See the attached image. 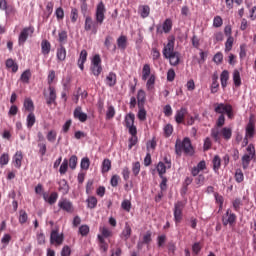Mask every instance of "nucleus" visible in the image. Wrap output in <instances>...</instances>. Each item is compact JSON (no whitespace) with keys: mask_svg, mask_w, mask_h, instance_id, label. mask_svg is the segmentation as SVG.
<instances>
[{"mask_svg":"<svg viewBox=\"0 0 256 256\" xmlns=\"http://www.w3.org/2000/svg\"><path fill=\"white\" fill-rule=\"evenodd\" d=\"M69 169V160L64 159L62 164L60 165L59 173L60 175H65Z\"/></svg>","mask_w":256,"mask_h":256,"instance_id":"obj_51","label":"nucleus"},{"mask_svg":"<svg viewBox=\"0 0 256 256\" xmlns=\"http://www.w3.org/2000/svg\"><path fill=\"white\" fill-rule=\"evenodd\" d=\"M99 248L101 253H107L109 251V244L105 241V238L98 234Z\"/></svg>","mask_w":256,"mask_h":256,"instance_id":"obj_28","label":"nucleus"},{"mask_svg":"<svg viewBox=\"0 0 256 256\" xmlns=\"http://www.w3.org/2000/svg\"><path fill=\"white\" fill-rule=\"evenodd\" d=\"M100 233L102 234L101 237H103V239H107V237H111V235H113V232H111L109 228L105 226L100 227Z\"/></svg>","mask_w":256,"mask_h":256,"instance_id":"obj_54","label":"nucleus"},{"mask_svg":"<svg viewBox=\"0 0 256 256\" xmlns=\"http://www.w3.org/2000/svg\"><path fill=\"white\" fill-rule=\"evenodd\" d=\"M77 163H78V158L76 155H72L68 161V165L70 169L75 170L77 169Z\"/></svg>","mask_w":256,"mask_h":256,"instance_id":"obj_52","label":"nucleus"},{"mask_svg":"<svg viewBox=\"0 0 256 256\" xmlns=\"http://www.w3.org/2000/svg\"><path fill=\"white\" fill-rule=\"evenodd\" d=\"M87 55H88L87 50H82L80 52V56H79L77 65H78L79 69H81V71H83L85 69V63L87 61Z\"/></svg>","mask_w":256,"mask_h":256,"instance_id":"obj_19","label":"nucleus"},{"mask_svg":"<svg viewBox=\"0 0 256 256\" xmlns=\"http://www.w3.org/2000/svg\"><path fill=\"white\" fill-rule=\"evenodd\" d=\"M70 19L71 23H77V19H79V9L71 7Z\"/></svg>","mask_w":256,"mask_h":256,"instance_id":"obj_45","label":"nucleus"},{"mask_svg":"<svg viewBox=\"0 0 256 256\" xmlns=\"http://www.w3.org/2000/svg\"><path fill=\"white\" fill-rule=\"evenodd\" d=\"M245 176L243 175V171L241 169H237L235 172V181L237 183H243Z\"/></svg>","mask_w":256,"mask_h":256,"instance_id":"obj_55","label":"nucleus"},{"mask_svg":"<svg viewBox=\"0 0 256 256\" xmlns=\"http://www.w3.org/2000/svg\"><path fill=\"white\" fill-rule=\"evenodd\" d=\"M30 79H31V70L27 69L21 74L20 81H22V83H29Z\"/></svg>","mask_w":256,"mask_h":256,"instance_id":"obj_47","label":"nucleus"},{"mask_svg":"<svg viewBox=\"0 0 256 256\" xmlns=\"http://www.w3.org/2000/svg\"><path fill=\"white\" fill-rule=\"evenodd\" d=\"M175 52V40H168L167 45L164 46L162 51L165 59H167L168 56L173 55Z\"/></svg>","mask_w":256,"mask_h":256,"instance_id":"obj_14","label":"nucleus"},{"mask_svg":"<svg viewBox=\"0 0 256 256\" xmlns=\"http://www.w3.org/2000/svg\"><path fill=\"white\" fill-rule=\"evenodd\" d=\"M138 13L140 17H142V19H147V17H149V15L151 14V8L149 7V5H141L138 8Z\"/></svg>","mask_w":256,"mask_h":256,"instance_id":"obj_23","label":"nucleus"},{"mask_svg":"<svg viewBox=\"0 0 256 256\" xmlns=\"http://www.w3.org/2000/svg\"><path fill=\"white\" fill-rule=\"evenodd\" d=\"M58 185H59V191L63 195H67V193H69V184L67 183V180L65 179L60 180Z\"/></svg>","mask_w":256,"mask_h":256,"instance_id":"obj_34","label":"nucleus"},{"mask_svg":"<svg viewBox=\"0 0 256 256\" xmlns=\"http://www.w3.org/2000/svg\"><path fill=\"white\" fill-rule=\"evenodd\" d=\"M223 26V18L221 16H215L213 19V27L219 28Z\"/></svg>","mask_w":256,"mask_h":256,"instance_id":"obj_62","label":"nucleus"},{"mask_svg":"<svg viewBox=\"0 0 256 256\" xmlns=\"http://www.w3.org/2000/svg\"><path fill=\"white\" fill-rule=\"evenodd\" d=\"M63 240V234H59V230H52L50 234L51 245H56V247H59V245H63Z\"/></svg>","mask_w":256,"mask_h":256,"instance_id":"obj_9","label":"nucleus"},{"mask_svg":"<svg viewBox=\"0 0 256 256\" xmlns=\"http://www.w3.org/2000/svg\"><path fill=\"white\" fill-rule=\"evenodd\" d=\"M129 134L131 135V137L129 138V145H128V149H133V147H135V145H137L138 143V138H137V130L135 129H131Z\"/></svg>","mask_w":256,"mask_h":256,"instance_id":"obj_20","label":"nucleus"},{"mask_svg":"<svg viewBox=\"0 0 256 256\" xmlns=\"http://www.w3.org/2000/svg\"><path fill=\"white\" fill-rule=\"evenodd\" d=\"M55 15H56L57 21H63V19H65V11L61 7H58L56 9Z\"/></svg>","mask_w":256,"mask_h":256,"instance_id":"obj_56","label":"nucleus"},{"mask_svg":"<svg viewBox=\"0 0 256 256\" xmlns=\"http://www.w3.org/2000/svg\"><path fill=\"white\" fill-rule=\"evenodd\" d=\"M155 81H157V76H155V74H151L146 82L147 91H153V89H155Z\"/></svg>","mask_w":256,"mask_h":256,"instance_id":"obj_32","label":"nucleus"},{"mask_svg":"<svg viewBox=\"0 0 256 256\" xmlns=\"http://www.w3.org/2000/svg\"><path fill=\"white\" fill-rule=\"evenodd\" d=\"M91 71L95 77H99L103 71L101 66V56L99 54L94 55L91 62Z\"/></svg>","mask_w":256,"mask_h":256,"instance_id":"obj_7","label":"nucleus"},{"mask_svg":"<svg viewBox=\"0 0 256 256\" xmlns=\"http://www.w3.org/2000/svg\"><path fill=\"white\" fill-rule=\"evenodd\" d=\"M74 118L78 119L81 123H85V121H87V114H85L82 111L81 106H78V107L75 108Z\"/></svg>","mask_w":256,"mask_h":256,"instance_id":"obj_17","label":"nucleus"},{"mask_svg":"<svg viewBox=\"0 0 256 256\" xmlns=\"http://www.w3.org/2000/svg\"><path fill=\"white\" fill-rule=\"evenodd\" d=\"M56 57L59 61H65L67 59V49L63 44H60L56 51Z\"/></svg>","mask_w":256,"mask_h":256,"instance_id":"obj_18","label":"nucleus"},{"mask_svg":"<svg viewBox=\"0 0 256 256\" xmlns=\"http://www.w3.org/2000/svg\"><path fill=\"white\" fill-rule=\"evenodd\" d=\"M117 45H118V48L121 49V51H125L127 49V36L121 35L117 39Z\"/></svg>","mask_w":256,"mask_h":256,"instance_id":"obj_36","label":"nucleus"},{"mask_svg":"<svg viewBox=\"0 0 256 256\" xmlns=\"http://www.w3.org/2000/svg\"><path fill=\"white\" fill-rule=\"evenodd\" d=\"M9 164V154L8 153H3L0 156V165L1 167H5V165Z\"/></svg>","mask_w":256,"mask_h":256,"instance_id":"obj_60","label":"nucleus"},{"mask_svg":"<svg viewBox=\"0 0 256 256\" xmlns=\"http://www.w3.org/2000/svg\"><path fill=\"white\" fill-rule=\"evenodd\" d=\"M23 161V152L17 151L13 157L14 167L21 169V163Z\"/></svg>","mask_w":256,"mask_h":256,"instance_id":"obj_25","label":"nucleus"},{"mask_svg":"<svg viewBox=\"0 0 256 256\" xmlns=\"http://www.w3.org/2000/svg\"><path fill=\"white\" fill-rule=\"evenodd\" d=\"M46 139L49 143H55L57 141V131L50 130L46 135Z\"/></svg>","mask_w":256,"mask_h":256,"instance_id":"obj_50","label":"nucleus"},{"mask_svg":"<svg viewBox=\"0 0 256 256\" xmlns=\"http://www.w3.org/2000/svg\"><path fill=\"white\" fill-rule=\"evenodd\" d=\"M213 171L215 173H219V169H221V157L219 155H215L212 159Z\"/></svg>","mask_w":256,"mask_h":256,"instance_id":"obj_35","label":"nucleus"},{"mask_svg":"<svg viewBox=\"0 0 256 256\" xmlns=\"http://www.w3.org/2000/svg\"><path fill=\"white\" fill-rule=\"evenodd\" d=\"M28 219H29V216L27 215V212L25 210H20V212H19V223L21 225H24V223H27Z\"/></svg>","mask_w":256,"mask_h":256,"instance_id":"obj_53","label":"nucleus"},{"mask_svg":"<svg viewBox=\"0 0 256 256\" xmlns=\"http://www.w3.org/2000/svg\"><path fill=\"white\" fill-rule=\"evenodd\" d=\"M151 241H153V239L151 238V232L148 231L146 232V234L143 236V240L142 242L138 243V249H141V245H149V243H151Z\"/></svg>","mask_w":256,"mask_h":256,"instance_id":"obj_39","label":"nucleus"},{"mask_svg":"<svg viewBox=\"0 0 256 256\" xmlns=\"http://www.w3.org/2000/svg\"><path fill=\"white\" fill-rule=\"evenodd\" d=\"M163 130L165 137H171V135H173V125L167 124L166 126H164Z\"/></svg>","mask_w":256,"mask_h":256,"instance_id":"obj_61","label":"nucleus"},{"mask_svg":"<svg viewBox=\"0 0 256 256\" xmlns=\"http://www.w3.org/2000/svg\"><path fill=\"white\" fill-rule=\"evenodd\" d=\"M68 35H67V31L66 30H61L58 33V41L60 43V45H65V43H67V39H68Z\"/></svg>","mask_w":256,"mask_h":256,"instance_id":"obj_42","label":"nucleus"},{"mask_svg":"<svg viewBox=\"0 0 256 256\" xmlns=\"http://www.w3.org/2000/svg\"><path fill=\"white\" fill-rule=\"evenodd\" d=\"M230 106L231 104L219 103V104H216L214 111L215 113H218L220 115H225V113L227 112Z\"/></svg>","mask_w":256,"mask_h":256,"instance_id":"obj_27","label":"nucleus"},{"mask_svg":"<svg viewBox=\"0 0 256 256\" xmlns=\"http://www.w3.org/2000/svg\"><path fill=\"white\" fill-rule=\"evenodd\" d=\"M41 53L42 55H49L51 53V42L49 40H42Z\"/></svg>","mask_w":256,"mask_h":256,"instance_id":"obj_29","label":"nucleus"},{"mask_svg":"<svg viewBox=\"0 0 256 256\" xmlns=\"http://www.w3.org/2000/svg\"><path fill=\"white\" fill-rule=\"evenodd\" d=\"M220 81H221L222 89H226L227 81H229V71H227V70L222 71V73L220 75Z\"/></svg>","mask_w":256,"mask_h":256,"instance_id":"obj_37","label":"nucleus"},{"mask_svg":"<svg viewBox=\"0 0 256 256\" xmlns=\"http://www.w3.org/2000/svg\"><path fill=\"white\" fill-rule=\"evenodd\" d=\"M26 121L28 129H31L33 125H35V121H37V119L35 118V114L33 112H30L26 118Z\"/></svg>","mask_w":256,"mask_h":256,"instance_id":"obj_46","label":"nucleus"},{"mask_svg":"<svg viewBox=\"0 0 256 256\" xmlns=\"http://www.w3.org/2000/svg\"><path fill=\"white\" fill-rule=\"evenodd\" d=\"M237 221V215L234 213H231V211L228 209L226 211V214L222 218V223L224 227H227L228 225H233Z\"/></svg>","mask_w":256,"mask_h":256,"instance_id":"obj_11","label":"nucleus"},{"mask_svg":"<svg viewBox=\"0 0 256 256\" xmlns=\"http://www.w3.org/2000/svg\"><path fill=\"white\" fill-rule=\"evenodd\" d=\"M211 137L215 143H221V137H223L225 141H229V139L233 137V130L227 127L222 128L220 131L219 128H212Z\"/></svg>","mask_w":256,"mask_h":256,"instance_id":"obj_3","label":"nucleus"},{"mask_svg":"<svg viewBox=\"0 0 256 256\" xmlns=\"http://www.w3.org/2000/svg\"><path fill=\"white\" fill-rule=\"evenodd\" d=\"M43 199L46 203H49V205H55L57 199H59V194H57V192H52L49 196V194L43 193Z\"/></svg>","mask_w":256,"mask_h":256,"instance_id":"obj_15","label":"nucleus"},{"mask_svg":"<svg viewBox=\"0 0 256 256\" xmlns=\"http://www.w3.org/2000/svg\"><path fill=\"white\" fill-rule=\"evenodd\" d=\"M187 115V108H180L179 110L176 111L175 114V121L178 125H185V116Z\"/></svg>","mask_w":256,"mask_h":256,"instance_id":"obj_12","label":"nucleus"},{"mask_svg":"<svg viewBox=\"0 0 256 256\" xmlns=\"http://www.w3.org/2000/svg\"><path fill=\"white\" fill-rule=\"evenodd\" d=\"M106 85L108 87H115L117 85V74L110 72L106 77Z\"/></svg>","mask_w":256,"mask_h":256,"instance_id":"obj_26","label":"nucleus"},{"mask_svg":"<svg viewBox=\"0 0 256 256\" xmlns=\"http://www.w3.org/2000/svg\"><path fill=\"white\" fill-rule=\"evenodd\" d=\"M34 33H35V27L33 26L24 27L18 36V44L25 45L29 37H33Z\"/></svg>","mask_w":256,"mask_h":256,"instance_id":"obj_5","label":"nucleus"},{"mask_svg":"<svg viewBox=\"0 0 256 256\" xmlns=\"http://www.w3.org/2000/svg\"><path fill=\"white\" fill-rule=\"evenodd\" d=\"M121 207L124 211H127V213H129V211H131V201L129 200H124L121 203Z\"/></svg>","mask_w":256,"mask_h":256,"instance_id":"obj_64","label":"nucleus"},{"mask_svg":"<svg viewBox=\"0 0 256 256\" xmlns=\"http://www.w3.org/2000/svg\"><path fill=\"white\" fill-rule=\"evenodd\" d=\"M6 69H11L12 73H17V71H19V65L15 60L9 58L6 60Z\"/></svg>","mask_w":256,"mask_h":256,"instance_id":"obj_30","label":"nucleus"},{"mask_svg":"<svg viewBox=\"0 0 256 256\" xmlns=\"http://www.w3.org/2000/svg\"><path fill=\"white\" fill-rule=\"evenodd\" d=\"M89 165H91V161L89 160V158L87 157L82 158L80 163L81 169H84V171H87V169H89Z\"/></svg>","mask_w":256,"mask_h":256,"instance_id":"obj_59","label":"nucleus"},{"mask_svg":"<svg viewBox=\"0 0 256 256\" xmlns=\"http://www.w3.org/2000/svg\"><path fill=\"white\" fill-rule=\"evenodd\" d=\"M151 77V65L144 64L142 68V81H147Z\"/></svg>","mask_w":256,"mask_h":256,"instance_id":"obj_33","label":"nucleus"},{"mask_svg":"<svg viewBox=\"0 0 256 256\" xmlns=\"http://www.w3.org/2000/svg\"><path fill=\"white\" fill-rule=\"evenodd\" d=\"M141 172V163L140 162H134L132 164V173L135 177H137V175H139V173Z\"/></svg>","mask_w":256,"mask_h":256,"instance_id":"obj_57","label":"nucleus"},{"mask_svg":"<svg viewBox=\"0 0 256 256\" xmlns=\"http://www.w3.org/2000/svg\"><path fill=\"white\" fill-rule=\"evenodd\" d=\"M48 91H49V96L46 100V103H47V105H53V103H55V101H57V91L55 90V88L53 86H49Z\"/></svg>","mask_w":256,"mask_h":256,"instance_id":"obj_16","label":"nucleus"},{"mask_svg":"<svg viewBox=\"0 0 256 256\" xmlns=\"http://www.w3.org/2000/svg\"><path fill=\"white\" fill-rule=\"evenodd\" d=\"M131 226L129 225V223L125 224V227L122 231V239H124L125 241H127V239H129V237H131Z\"/></svg>","mask_w":256,"mask_h":256,"instance_id":"obj_41","label":"nucleus"},{"mask_svg":"<svg viewBox=\"0 0 256 256\" xmlns=\"http://www.w3.org/2000/svg\"><path fill=\"white\" fill-rule=\"evenodd\" d=\"M115 117V107L112 105L108 106L107 111H106V119H113Z\"/></svg>","mask_w":256,"mask_h":256,"instance_id":"obj_58","label":"nucleus"},{"mask_svg":"<svg viewBox=\"0 0 256 256\" xmlns=\"http://www.w3.org/2000/svg\"><path fill=\"white\" fill-rule=\"evenodd\" d=\"M23 107L25 111H28V113H33V111H35V104L31 98H26L24 100Z\"/></svg>","mask_w":256,"mask_h":256,"instance_id":"obj_31","label":"nucleus"},{"mask_svg":"<svg viewBox=\"0 0 256 256\" xmlns=\"http://www.w3.org/2000/svg\"><path fill=\"white\" fill-rule=\"evenodd\" d=\"M79 233L82 237H87L89 235V227L87 225L80 226Z\"/></svg>","mask_w":256,"mask_h":256,"instance_id":"obj_63","label":"nucleus"},{"mask_svg":"<svg viewBox=\"0 0 256 256\" xmlns=\"http://www.w3.org/2000/svg\"><path fill=\"white\" fill-rule=\"evenodd\" d=\"M166 59H169L170 65H173V67H177L179 65V61L181 59V54L179 52H174L170 54Z\"/></svg>","mask_w":256,"mask_h":256,"instance_id":"obj_21","label":"nucleus"},{"mask_svg":"<svg viewBox=\"0 0 256 256\" xmlns=\"http://www.w3.org/2000/svg\"><path fill=\"white\" fill-rule=\"evenodd\" d=\"M175 153L179 157H181L182 153H185V155H188L189 157H193V155H195V148L191 143V138L185 137L183 141L176 140Z\"/></svg>","mask_w":256,"mask_h":256,"instance_id":"obj_2","label":"nucleus"},{"mask_svg":"<svg viewBox=\"0 0 256 256\" xmlns=\"http://www.w3.org/2000/svg\"><path fill=\"white\" fill-rule=\"evenodd\" d=\"M233 43H235V38L232 37H228L226 42H225V53H229V51H231V49H233Z\"/></svg>","mask_w":256,"mask_h":256,"instance_id":"obj_48","label":"nucleus"},{"mask_svg":"<svg viewBox=\"0 0 256 256\" xmlns=\"http://www.w3.org/2000/svg\"><path fill=\"white\" fill-rule=\"evenodd\" d=\"M173 29V20L171 18H167L163 24H159L156 26V33L158 35H163V33H171V30Z\"/></svg>","mask_w":256,"mask_h":256,"instance_id":"obj_8","label":"nucleus"},{"mask_svg":"<svg viewBox=\"0 0 256 256\" xmlns=\"http://www.w3.org/2000/svg\"><path fill=\"white\" fill-rule=\"evenodd\" d=\"M125 126L127 127L128 131L131 132V129L137 131V126H135V114L129 113L125 116Z\"/></svg>","mask_w":256,"mask_h":256,"instance_id":"obj_13","label":"nucleus"},{"mask_svg":"<svg viewBox=\"0 0 256 256\" xmlns=\"http://www.w3.org/2000/svg\"><path fill=\"white\" fill-rule=\"evenodd\" d=\"M233 82L235 87H241V73L239 72V70H234Z\"/></svg>","mask_w":256,"mask_h":256,"instance_id":"obj_43","label":"nucleus"},{"mask_svg":"<svg viewBox=\"0 0 256 256\" xmlns=\"http://www.w3.org/2000/svg\"><path fill=\"white\" fill-rule=\"evenodd\" d=\"M109 171H111V160L106 158L102 162V173H109Z\"/></svg>","mask_w":256,"mask_h":256,"instance_id":"obj_49","label":"nucleus"},{"mask_svg":"<svg viewBox=\"0 0 256 256\" xmlns=\"http://www.w3.org/2000/svg\"><path fill=\"white\" fill-rule=\"evenodd\" d=\"M245 137H249V139H252V137H255V123H253V120H250L246 126Z\"/></svg>","mask_w":256,"mask_h":256,"instance_id":"obj_24","label":"nucleus"},{"mask_svg":"<svg viewBox=\"0 0 256 256\" xmlns=\"http://www.w3.org/2000/svg\"><path fill=\"white\" fill-rule=\"evenodd\" d=\"M105 13H107V8H105V3L101 1L96 6L95 20H93L91 16L85 17L84 31L91 33V35H97L99 27H101L105 21Z\"/></svg>","mask_w":256,"mask_h":256,"instance_id":"obj_1","label":"nucleus"},{"mask_svg":"<svg viewBox=\"0 0 256 256\" xmlns=\"http://www.w3.org/2000/svg\"><path fill=\"white\" fill-rule=\"evenodd\" d=\"M59 209H62V211H65L66 213H73V202L68 200L67 198H63L59 200L58 202Z\"/></svg>","mask_w":256,"mask_h":256,"instance_id":"obj_10","label":"nucleus"},{"mask_svg":"<svg viewBox=\"0 0 256 256\" xmlns=\"http://www.w3.org/2000/svg\"><path fill=\"white\" fill-rule=\"evenodd\" d=\"M183 209H185V203L183 201H178L174 204V221L176 225H179L183 221Z\"/></svg>","mask_w":256,"mask_h":256,"instance_id":"obj_6","label":"nucleus"},{"mask_svg":"<svg viewBox=\"0 0 256 256\" xmlns=\"http://www.w3.org/2000/svg\"><path fill=\"white\" fill-rule=\"evenodd\" d=\"M147 101V93L145 90L140 89L137 92V105L138 106H145V102Z\"/></svg>","mask_w":256,"mask_h":256,"instance_id":"obj_22","label":"nucleus"},{"mask_svg":"<svg viewBox=\"0 0 256 256\" xmlns=\"http://www.w3.org/2000/svg\"><path fill=\"white\" fill-rule=\"evenodd\" d=\"M156 169L159 177H163L167 173V166L163 162H159Z\"/></svg>","mask_w":256,"mask_h":256,"instance_id":"obj_44","label":"nucleus"},{"mask_svg":"<svg viewBox=\"0 0 256 256\" xmlns=\"http://www.w3.org/2000/svg\"><path fill=\"white\" fill-rule=\"evenodd\" d=\"M247 153L242 156V167L248 169L251 161L255 159V146L249 144L246 148Z\"/></svg>","mask_w":256,"mask_h":256,"instance_id":"obj_4","label":"nucleus"},{"mask_svg":"<svg viewBox=\"0 0 256 256\" xmlns=\"http://www.w3.org/2000/svg\"><path fill=\"white\" fill-rule=\"evenodd\" d=\"M88 209H95L97 207V197L95 196H89L86 200Z\"/></svg>","mask_w":256,"mask_h":256,"instance_id":"obj_40","label":"nucleus"},{"mask_svg":"<svg viewBox=\"0 0 256 256\" xmlns=\"http://www.w3.org/2000/svg\"><path fill=\"white\" fill-rule=\"evenodd\" d=\"M137 117L139 121H145L147 119V110H145V106H138Z\"/></svg>","mask_w":256,"mask_h":256,"instance_id":"obj_38","label":"nucleus"}]
</instances>
